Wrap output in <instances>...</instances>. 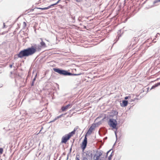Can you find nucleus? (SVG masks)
Segmentation results:
<instances>
[{"instance_id": "obj_1", "label": "nucleus", "mask_w": 160, "mask_h": 160, "mask_svg": "<svg viewBox=\"0 0 160 160\" xmlns=\"http://www.w3.org/2000/svg\"><path fill=\"white\" fill-rule=\"evenodd\" d=\"M36 46L35 45L32 46L31 47L21 51L18 54V57L21 58L33 55L37 52V48Z\"/></svg>"}, {"instance_id": "obj_2", "label": "nucleus", "mask_w": 160, "mask_h": 160, "mask_svg": "<svg viewBox=\"0 0 160 160\" xmlns=\"http://www.w3.org/2000/svg\"><path fill=\"white\" fill-rule=\"evenodd\" d=\"M96 124H93L90 127L87 133L85 135L84 140H83L81 145V148L83 152L86 148L87 144V135H90L92 131L94 130L95 128L96 127Z\"/></svg>"}, {"instance_id": "obj_3", "label": "nucleus", "mask_w": 160, "mask_h": 160, "mask_svg": "<svg viewBox=\"0 0 160 160\" xmlns=\"http://www.w3.org/2000/svg\"><path fill=\"white\" fill-rule=\"evenodd\" d=\"M79 128L78 127H75L73 131L68 134L63 136L62 138L61 142L62 143H66L70 139V138L75 133V132Z\"/></svg>"}, {"instance_id": "obj_4", "label": "nucleus", "mask_w": 160, "mask_h": 160, "mask_svg": "<svg viewBox=\"0 0 160 160\" xmlns=\"http://www.w3.org/2000/svg\"><path fill=\"white\" fill-rule=\"evenodd\" d=\"M53 70L54 71L59 73L61 75H79L80 74H73L71 73L68 72L67 71L65 70H61L59 68H53Z\"/></svg>"}, {"instance_id": "obj_5", "label": "nucleus", "mask_w": 160, "mask_h": 160, "mask_svg": "<svg viewBox=\"0 0 160 160\" xmlns=\"http://www.w3.org/2000/svg\"><path fill=\"white\" fill-rule=\"evenodd\" d=\"M108 124L113 129H117L116 126L117 125V122L116 120L113 118H110L108 121Z\"/></svg>"}, {"instance_id": "obj_6", "label": "nucleus", "mask_w": 160, "mask_h": 160, "mask_svg": "<svg viewBox=\"0 0 160 160\" xmlns=\"http://www.w3.org/2000/svg\"><path fill=\"white\" fill-rule=\"evenodd\" d=\"M82 156L86 157L88 159L91 160L92 157V151H89L83 152L82 153Z\"/></svg>"}, {"instance_id": "obj_7", "label": "nucleus", "mask_w": 160, "mask_h": 160, "mask_svg": "<svg viewBox=\"0 0 160 160\" xmlns=\"http://www.w3.org/2000/svg\"><path fill=\"white\" fill-rule=\"evenodd\" d=\"M128 104V101L125 100H123L122 103H121V106L122 107H126Z\"/></svg>"}, {"instance_id": "obj_8", "label": "nucleus", "mask_w": 160, "mask_h": 160, "mask_svg": "<svg viewBox=\"0 0 160 160\" xmlns=\"http://www.w3.org/2000/svg\"><path fill=\"white\" fill-rule=\"evenodd\" d=\"M100 157V156H99L98 155H97L95 154L94 156V160H101L100 159H99Z\"/></svg>"}, {"instance_id": "obj_9", "label": "nucleus", "mask_w": 160, "mask_h": 160, "mask_svg": "<svg viewBox=\"0 0 160 160\" xmlns=\"http://www.w3.org/2000/svg\"><path fill=\"white\" fill-rule=\"evenodd\" d=\"M50 6H49L48 7H46V8H37V9H40L42 10H45L47 9H48L50 8H51Z\"/></svg>"}, {"instance_id": "obj_10", "label": "nucleus", "mask_w": 160, "mask_h": 160, "mask_svg": "<svg viewBox=\"0 0 160 160\" xmlns=\"http://www.w3.org/2000/svg\"><path fill=\"white\" fill-rule=\"evenodd\" d=\"M40 39L41 40V42L40 43L41 46L43 47H46L45 43L42 41V38H41Z\"/></svg>"}, {"instance_id": "obj_11", "label": "nucleus", "mask_w": 160, "mask_h": 160, "mask_svg": "<svg viewBox=\"0 0 160 160\" xmlns=\"http://www.w3.org/2000/svg\"><path fill=\"white\" fill-rule=\"evenodd\" d=\"M158 85L157 84H155L154 85L152 86L151 88L150 89V90H151V89H153L154 88H155L156 87H158Z\"/></svg>"}, {"instance_id": "obj_12", "label": "nucleus", "mask_w": 160, "mask_h": 160, "mask_svg": "<svg viewBox=\"0 0 160 160\" xmlns=\"http://www.w3.org/2000/svg\"><path fill=\"white\" fill-rule=\"evenodd\" d=\"M112 152L110 154V155H109V156L108 157V160H111V158L112 157Z\"/></svg>"}, {"instance_id": "obj_13", "label": "nucleus", "mask_w": 160, "mask_h": 160, "mask_svg": "<svg viewBox=\"0 0 160 160\" xmlns=\"http://www.w3.org/2000/svg\"><path fill=\"white\" fill-rule=\"evenodd\" d=\"M60 0H59L58 1H57V2L56 3L53 4H52V5H50L51 7H52V6H53L55 5H57V4H58L59 3V2Z\"/></svg>"}, {"instance_id": "obj_14", "label": "nucleus", "mask_w": 160, "mask_h": 160, "mask_svg": "<svg viewBox=\"0 0 160 160\" xmlns=\"http://www.w3.org/2000/svg\"><path fill=\"white\" fill-rule=\"evenodd\" d=\"M66 109V110L68 109L69 108H70L71 107L70 104H68L66 106H65Z\"/></svg>"}, {"instance_id": "obj_15", "label": "nucleus", "mask_w": 160, "mask_h": 160, "mask_svg": "<svg viewBox=\"0 0 160 160\" xmlns=\"http://www.w3.org/2000/svg\"><path fill=\"white\" fill-rule=\"evenodd\" d=\"M76 160H80V156L79 155H77L76 158Z\"/></svg>"}, {"instance_id": "obj_16", "label": "nucleus", "mask_w": 160, "mask_h": 160, "mask_svg": "<svg viewBox=\"0 0 160 160\" xmlns=\"http://www.w3.org/2000/svg\"><path fill=\"white\" fill-rule=\"evenodd\" d=\"M159 0H155L153 2V3L154 4H155L156 3L158 2H160L159 1H158Z\"/></svg>"}, {"instance_id": "obj_17", "label": "nucleus", "mask_w": 160, "mask_h": 160, "mask_svg": "<svg viewBox=\"0 0 160 160\" xmlns=\"http://www.w3.org/2000/svg\"><path fill=\"white\" fill-rule=\"evenodd\" d=\"M3 151V149L2 148H0V154H2Z\"/></svg>"}, {"instance_id": "obj_18", "label": "nucleus", "mask_w": 160, "mask_h": 160, "mask_svg": "<svg viewBox=\"0 0 160 160\" xmlns=\"http://www.w3.org/2000/svg\"><path fill=\"white\" fill-rule=\"evenodd\" d=\"M82 66H81V73H80L81 75L82 74H84V72H82L81 71V70H82Z\"/></svg>"}, {"instance_id": "obj_19", "label": "nucleus", "mask_w": 160, "mask_h": 160, "mask_svg": "<svg viewBox=\"0 0 160 160\" xmlns=\"http://www.w3.org/2000/svg\"><path fill=\"white\" fill-rule=\"evenodd\" d=\"M62 111H65L66 110V109L65 107H62Z\"/></svg>"}, {"instance_id": "obj_20", "label": "nucleus", "mask_w": 160, "mask_h": 160, "mask_svg": "<svg viewBox=\"0 0 160 160\" xmlns=\"http://www.w3.org/2000/svg\"><path fill=\"white\" fill-rule=\"evenodd\" d=\"M83 159L82 160H88V158H86V157H83Z\"/></svg>"}, {"instance_id": "obj_21", "label": "nucleus", "mask_w": 160, "mask_h": 160, "mask_svg": "<svg viewBox=\"0 0 160 160\" xmlns=\"http://www.w3.org/2000/svg\"><path fill=\"white\" fill-rule=\"evenodd\" d=\"M61 118L60 117V116H58L57 117H56L55 118V120H57V119L59 118Z\"/></svg>"}, {"instance_id": "obj_22", "label": "nucleus", "mask_w": 160, "mask_h": 160, "mask_svg": "<svg viewBox=\"0 0 160 160\" xmlns=\"http://www.w3.org/2000/svg\"><path fill=\"white\" fill-rule=\"evenodd\" d=\"M102 154V153H101V152H99L98 154V155L99 156H100H100H101Z\"/></svg>"}, {"instance_id": "obj_23", "label": "nucleus", "mask_w": 160, "mask_h": 160, "mask_svg": "<svg viewBox=\"0 0 160 160\" xmlns=\"http://www.w3.org/2000/svg\"><path fill=\"white\" fill-rule=\"evenodd\" d=\"M110 151H111V150H110L108 152H107V155H106V157H107L108 153L110 152Z\"/></svg>"}, {"instance_id": "obj_24", "label": "nucleus", "mask_w": 160, "mask_h": 160, "mask_svg": "<svg viewBox=\"0 0 160 160\" xmlns=\"http://www.w3.org/2000/svg\"><path fill=\"white\" fill-rule=\"evenodd\" d=\"M113 160H119V159L118 158H114Z\"/></svg>"}, {"instance_id": "obj_25", "label": "nucleus", "mask_w": 160, "mask_h": 160, "mask_svg": "<svg viewBox=\"0 0 160 160\" xmlns=\"http://www.w3.org/2000/svg\"><path fill=\"white\" fill-rule=\"evenodd\" d=\"M115 134L116 138H117V134L116 131H115Z\"/></svg>"}, {"instance_id": "obj_26", "label": "nucleus", "mask_w": 160, "mask_h": 160, "mask_svg": "<svg viewBox=\"0 0 160 160\" xmlns=\"http://www.w3.org/2000/svg\"><path fill=\"white\" fill-rule=\"evenodd\" d=\"M6 28V26L5 24V23H3V28Z\"/></svg>"}, {"instance_id": "obj_27", "label": "nucleus", "mask_w": 160, "mask_h": 160, "mask_svg": "<svg viewBox=\"0 0 160 160\" xmlns=\"http://www.w3.org/2000/svg\"><path fill=\"white\" fill-rule=\"evenodd\" d=\"M128 97H127V96L125 98V99L126 100L128 99Z\"/></svg>"}, {"instance_id": "obj_28", "label": "nucleus", "mask_w": 160, "mask_h": 160, "mask_svg": "<svg viewBox=\"0 0 160 160\" xmlns=\"http://www.w3.org/2000/svg\"><path fill=\"white\" fill-rule=\"evenodd\" d=\"M74 2H79V0H74Z\"/></svg>"}, {"instance_id": "obj_29", "label": "nucleus", "mask_w": 160, "mask_h": 160, "mask_svg": "<svg viewBox=\"0 0 160 160\" xmlns=\"http://www.w3.org/2000/svg\"><path fill=\"white\" fill-rule=\"evenodd\" d=\"M56 120H55V118L52 121H51V122H54Z\"/></svg>"}, {"instance_id": "obj_30", "label": "nucleus", "mask_w": 160, "mask_h": 160, "mask_svg": "<svg viewBox=\"0 0 160 160\" xmlns=\"http://www.w3.org/2000/svg\"><path fill=\"white\" fill-rule=\"evenodd\" d=\"M157 84L158 86L160 85V82H159Z\"/></svg>"}, {"instance_id": "obj_31", "label": "nucleus", "mask_w": 160, "mask_h": 160, "mask_svg": "<svg viewBox=\"0 0 160 160\" xmlns=\"http://www.w3.org/2000/svg\"><path fill=\"white\" fill-rule=\"evenodd\" d=\"M10 68H12V65H10Z\"/></svg>"}, {"instance_id": "obj_32", "label": "nucleus", "mask_w": 160, "mask_h": 160, "mask_svg": "<svg viewBox=\"0 0 160 160\" xmlns=\"http://www.w3.org/2000/svg\"><path fill=\"white\" fill-rule=\"evenodd\" d=\"M63 114H62L60 116V117H61L62 116H63Z\"/></svg>"}, {"instance_id": "obj_33", "label": "nucleus", "mask_w": 160, "mask_h": 160, "mask_svg": "<svg viewBox=\"0 0 160 160\" xmlns=\"http://www.w3.org/2000/svg\"><path fill=\"white\" fill-rule=\"evenodd\" d=\"M25 26L26 25V23L25 22H23Z\"/></svg>"}, {"instance_id": "obj_34", "label": "nucleus", "mask_w": 160, "mask_h": 160, "mask_svg": "<svg viewBox=\"0 0 160 160\" xmlns=\"http://www.w3.org/2000/svg\"><path fill=\"white\" fill-rule=\"evenodd\" d=\"M107 138V137H106L105 138H104V139H106Z\"/></svg>"}, {"instance_id": "obj_35", "label": "nucleus", "mask_w": 160, "mask_h": 160, "mask_svg": "<svg viewBox=\"0 0 160 160\" xmlns=\"http://www.w3.org/2000/svg\"><path fill=\"white\" fill-rule=\"evenodd\" d=\"M80 46H83V44H81V43Z\"/></svg>"}, {"instance_id": "obj_36", "label": "nucleus", "mask_w": 160, "mask_h": 160, "mask_svg": "<svg viewBox=\"0 0 160 160\" xmlns=\"http://www.w3.org/2000/svg\"><path fill=\"white\" fill-rule=\"evenodd\" d=\"M35 80V78H34L33 79V80L34 81Z\"/></svg>"}, {"instance_id": "obj_37", "label": "nucleus", "mask_w": 160, "mask_h": 160, "mask_svg": "<svg viewBox=\"0 0 160 160\" xmlns=\"http://www.w3.org/2000/svg\"><path fill=\"white\" fill-rule=\"evenodd\" d=\"M157 36H158V35H157V34L155 37H157Z\"/></svg>"}, {"instance_id": "obj_38", "label": "nucleus", "mask_w": 160, "mask_h": 160, "mask_svg": "<svg viewBox=\"0 0 160 160\" xmlns=\"http://www.w3.org/2000/svg\"><path fill=\"white\" fill-rule=\"evenodd\" d=\"M157 35H158V34H160V33H157Z\"/></svg>"}, {"instance_id": "obj_39", "label": "nucleus", "mask_w": 160, "mask_h": 160, "mask_svg": "<svg viewBox=\"0 0 160 160\" xmlns=\"http://www.w3.org/2000/svg\"><path fill=\"white\" fill-rule=\"evenodd\" d=\"M159 1L160 2V0H159V1Z\"/></svg>"}]
</instances>
